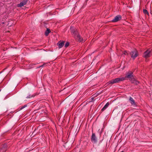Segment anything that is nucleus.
Segmentation results:
<instances>
[{
	"label": "nucleus",
	"instance_id": "17",
	"mask_svg": "<svg viewBox=\"0 0 152 152\" xmlns=\"http://www.w3.org/2000/svg\"><path fill=\"white\" fill-rule=\"evenodd\" d=\"M118 20H113L112 21L113 22H117L118 21Z\"/></svg>",
	"mask_w": 152,
	"mask_h": 152
},
{
	"label": "nucleus",
	"instance_id": "13",
	"mask_svg": "<svg viewBox=\"0 0 152 152\" xmlns=\"http://www.w3.org/2000/svg\"><path fill=\"white\" fill-rule=\"evenodd\" d=\"M50 32V31L49 28H47V30L45 32V34L46 36H47L48 35V34Z\"/></svg>",
	"mask_w": 152,
	"mask_h": 152
},
{
	"label": "nucleus",
	"instance_id": "4",
	"mask_svg": "<svg viewBox=\"0 0 152 152\" xmlns=\"http://www.w3.org/2000/svg\"><path fill=\"white\" fill-rule=\"evenodd\" d=\"M130 54L132 58L133 59H134L138 55V52L136 50H134L132 51Z\"/></svg>",
	"mask_w": 152,
	"mask_h": 152
},
{
	"label": "nucleus",
	"instance_id": "9",
	"mask_svg": "<svg viewBox=\"0 0 152 152\" xmlns=\"http://www.w3.org/2000/svg\"><path fill=\"white\" fill-rule=\"evenodd\" d=\"M57 44L59 48H61L64 46V42H59Z\"/></svg>",
	"mask_w": 152,
	"mask_h": 152
},
{
	"label": "nucleus",
	"instance_id": "7",
	"mask_svg": "<svg viewBox=\"0 0 152 152\" xmlns=\"http://www.w3.org/2000/svg\"><path fill=\"white\" fill-rule=\"evenodd\" d=\"M71 31L72 33L75 34V36H76L77 34V30L75 28L71 27L70 28Z\"/></svg>",
	"mask_w": 152,
	"mask_h": 152
},
{
	"label": "nucleus",
	"instance_id": "8",
	"mask_svg": "<svg viewBox=\"0 0 152 152\" xmlns=\"http://www.w3.org/2000/svg\"><path fill=\"white\" fill-rule=\"evenodd\" d=\"M143 12L146 16H148V18H150V14L147 10L145 9H143Z\"/></svg>",
	"mask_w": 152,
	"mask_h": 152
},
{
	"label": "nucleus",
	"instance_id": "5",
	"mask_svg": "<svg viewBox=\"0 0 152 152\" xmlns=\"http://www.w3.org/2000/svg\"><path fill=\"white\" fill-rule=\"evenodd\" d=\"M27 2V0H23L19 4H18V7H21L25 5L26 4Z\"/></svg>",
	"mask_w": 152,
	"mask_h": 152
},
{
	"label": "nucleus",
	"instance_id": "18",
	"mask_svg": "<svg viewBox=\"0 0 152 152\" xmlns=\"http://www.w3.org/2000/svg\"><path fill=\"white\" fill-rule=\"evenodd\" d=\"M124 54L125 55H126V54H127V55H128V54L127 53V52L126 51H124Z\"/></svg>",
	"mask_w": 152,
	"mask_h": 152
},
{
	"label": "nucleus",
	"instance_id": "12",
	"mask_svg": "<svg viewBox=\"0 0 152 152\" xmlns=\"http://www.w3.org/2000/svg\"><path fill=\"white\" fill-rule=\"evenodd\" d=\"M75 36L77 37V39H78L80 42H81L82 41V39L79 34H77Z\"/></svg>",
	"mask_w": 152,
	"mask_h": 152
},
{
	"label": "nucleus",
	"instance_id": "14",
	"mask_svg": "<svg viewBox=\"0 0 152 152\" xmlns=\"http://www.w3.org/2000/svg\"><path fill=\"white\" fill-rule=\"evenodd\" d=\"M122 18L121 16L120 15H118L115 17L114 19H120Z\"/></svg>",
	"mask_w": 152,
	"mask_h": 152
},
{
	"label": "nucleus",
	"instance_id": "11",
	"mask_svg": "<svg viewBox=\"0 0 152 152\" xmlns=\"http://www.w3.org/2000/svg\"><path fill=\"white\" fill-rule=\"evenodd\" d=\"M109 103L108 102H107L106 104L105 105L104 107L102 109V111H103L105 110L108 106L109 105Z\"/></svg>",
	"mask_w": 152,
	"mask_h": 152
},
{
	"label": "nucleus",
	"instance_id": "19",
	"mask_svg": "<svg viewBox=\"0 0 152 152\" xmlns=\"http://www.w3.org/2000/svg\"><path fill=\"white\" fill-rule=\"evenodd\" d=\"M151 15L152 16V11H151V12H150V16Z\"/></svg>",
	"mask_w": 152,
	"mask_h": 152
},
{
	"label": "nucleus",
	"instance_id": "20",
	"mask_svg": "<svg viewBox=\"0 0 152 152\" xmlns=\"http://www.w3.org/2000/svg\"><path fill=\"white\" fill-rule=\"evenodd\" d=\"M44 65H45V64H43V65H42V66H40L39 67H42V66H44Z\"/></svg>",
	"mask_w": 152,
	"mask_h": 152
},
{
	"label": "nucleus",
	"instance_id": "3",
	"mask_svg": "<svg viewBox=\"0 0 152 152\" xmlns=\"http://www.w3.org/2000/svg\"><path fill=\"white\" fill-rule=\"evenodd\" d=\"M151 54H152V50H148L144 52L143 56L146 58L150 57Z\"/></svg>",
	"mask_w": 152,
	"mask_h": 152
},
{
	"label": "nucleus",
	"instance_id": "1",
	"mask_svg": "<svg viewBox=\"0 0 152 152\" xmlns=\"http://www.w3.org/2000/svg\"><path fill=\"white\" fill-rule=\"evenodd\" d=\"M125 78L124 77H121L120 78H117L115 79H113L107 82L108 84H113L114 83H119L120 81H122L124 80Z\"/></svg>",
	"mask_w": 152,
	"mask_h": 152
},
{
	"label": "nucleus",
	"instance_id": "21",
	"mask_svg": "<svg viewBox=\"0 0 152 152\" xmlns=\"http://www.w3.org/2000/svg\"><path fill=\"white\" fill-rule=\"evenodd\" d=\"M87 1H88V0H86Z\"/></svg>",
	"mask_w": 152,
	"mask_h": 152
},
{
	"label": "nucleus",
	"instance_id": "6",
	"mask_svg": "<svg viewBox=\"0 0 152 152\" xmlns=\"http://www.w3.org/2000/svg\"><path fill=\"white\" fill-rule=\"evenodd\" d=\"M91 141L93 143H96L97 142V138L94 133H93L91 138Z\"/></svg>",
	"mask_w": 152,
	"mask_h": 152
},
{
	"label": "nucleus",
	"instance_id": "15",
	"mask_svg": "<svg viewBox=\"0 0 152 152\" xmlns=\"http://www.w3.org/2000/svg\"><path fill=\"white\" fill-rule=\"evenodd\" d=\"M132 81V83L136 84H137L139 83V82L138 81L135 80L134 79H133Z\"/></svg>",
	"mask_w": 152,
	"mask_h": 152
},
{
	"label": "nucleus",
	"instance_id": "2",
	"mask_svg": "<svg viewBox=\"0 0 152 152\" xmlns=\"http://www.w3.org/2000/svg\"><path fill=\"white\" fill-rule=\"evenodd\" d=\"M132 74L133 72H132L129 71L126 74L125 78H128L129 80L132 81L134 79Z\"/></svg>",
	"mask_w": 152,
	"mask_h": 152
},
{
	"label": "nucleus",
	"instance_id": "10",
	"mask_svg": "<svg viewBox=\"0 0 152 152\" xmlns=\"http://www.w3.org/2000/svg\"><path fill=\"white\" fill-rule=\"evenodd\" d=\"M129 100L130 102L131 103V104L133 105H135V103L134 102V100L131 97H130L129 98Z\"/></svg>",
	"mask_w": 152,
	"mask_h": 152
},
{
	"label": "nucleus",
	"instance_id": "16",
	"mask_svg": "<svg viewBox=\"0 0 152 152\" xmlns=\"http://www.w3.org/2000/svg\"><path fill=\"white\" fill-rule=\"evenodd\" d=\"M69 45V43L68 42H66L65 45V47L66 48Z\"/></svg>",
	"mask_w": 152,
	"mask_h": 152
}]
</instances>
